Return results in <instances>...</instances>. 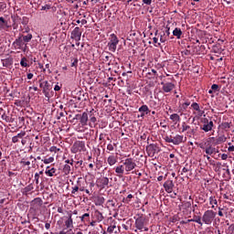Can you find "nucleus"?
<instances>
[{
	"label": "nucleus",
	"instance_id": "nucleus-7",
	"mask_svg": "<svg viewBox=\"0 0 234 234\" xmlns=\"http://www.w3.org/2000/svg\"><path fill=\"white\" fill-rule=\"evenodd\" d=\"M13 47L16 49L23 50V52H27V44L23 41V37H18L14 42Z\"/></svg>",
	"mask_w": 234,
	"mask_h": 234
},
{
	"label": "nucleus",
	"instance_id": "nucleus-55",
	"mask_svg": "<svg viewBox=\"0 0 234 234\" xmlns=\"http://www.w3.org/2000/svg\"><path fill=\"white\" fill-rule=\"evenodd\" d=\"M79 191H80V186H75L72 187L71 195H76V193H78Z\"/></svg>",
	"mask_w": 234,
	"mask_h": 234
},
{
	"label": "nucleus",
	"instance_id": "nucleus-50",
	"mask_svg": "<svg viewBox=\"0 0 234 234\" xmlns=\"http://www.w3.org/2000/svg\"><path fill=\"white\" fill-rule=\"evenodd\" d=\"M20 164L25 167V165H30V161H27L25 158H22Z\"/></svg>",
	"mask_w": 234,
	"mask_h": 234
},
{
	"label": "nucleus",
	"instance_id": "nucleus-46",
	"mask_svg": "<svg viewBox=\"0 0 234 234\" xmlns=\"http://www.w3.org/2000/svg\"><path fill=\"white\" fill-rule=\"evenodd\" d=\"M169 30H170L169 26H166L165 27V30L163 31V34H165L166 37H169V36H171V32Z\"/></svg>",
	"mask_w": 234,
	"mask_h": 234
},
{
	"label": "nucleus",
	"instance_id": "nucleus-20",
	"mask_svg": "<svg viewBox=\"0 0 234 234\" xmlns=\"http://www.w3.org/2000/svg\"><path fill=\"white\" fill-rule=\"evenodd\" d=\"M17 21H21V24L24 25V27H27V25H28L29 18L28 16H23L21 18L19 16L16 15L14 23H17Z\"/></svg>",
	"mask_w": 234,
	"mask_h": 234
},
{
	"label": "nucleus",
	"instance_id": "nucleus-35",
	"mask_svg": "<svg viewBox=\"0 0 234 234\" xmlns=\"http://www.w3.org/2000/svg\"><path fill=\"white\" fill-rule=\"evenodd\" d=\"M170 120L176 123H178V122H180V115H178V113H173L170 115Z\"/></svg>",
	"mask_w": 234,
	"mask_h": 234
},
{
	"label": "nucleus",
	"instance_id": "nucleus-56",
	"mask_svg": "<svg viewBox=\"0 0 234 234\" xmlns=\"http://www.w3.org/2000/svg\"><path fill=\"white\" fill-rule=\"evenodd\" d=\"M191 171V166L186 165V166L182 169L183 173H189Z\"/></svg>",
	"mask_w": 234,
	"mask_h": 234
},
{
	"label": "nucleus",
	"instance_id": "nucleus-64",
	"mask_svg": "<svg viewBox=\"0 0 234 234\" xmlns=\"http://www.w3.org/2000/svg\"><path fill=\"white\" fill-rule=\"evenodd\" d=\"M228 229H229V233H233V231H234V224L229 225Z\"/></svg>",
	"mask_w": 234,
	"mask_h": 234
},
{
	"label": "nucleus",
	"instance_id": "nucleus-63",
	"mask_svg": "<svg viewBox=\"0 0 234 234\" xmlns=\"http://www.w3.org/2000/svg\"><path fill=\"white\" fill-rule=\"evenodd\" d=\"M81 165H83V160L77 161L75 167H76V168L81 167Z\"/></svg>",
	"mask_w": 234,
	"mask_h": 234
},
{
	"label": "nucleus",
	"instance_id": "nucleus-45",
	"mask_svg": "<svg viewBox=\"0 0 234 234\" xmlns=\"http://www.w3.org/2000/svg\"><path fill=\"white\" fill-rule=\"evenodd\" d=\"M188 129H191V126L187 125V123L183 122L182 123V133H186V131H188Z\"/></svg>",
	"mask_w": 234,
	"mask_h": 234
},
{
	"label": "nucleus",
	"instance_id": "nucleus-1",
	"mask_svg": "<svg viewBox=\"0 0 234 234\" xmlns=\"http://www.w3.org/2000/svg\"><path fill=\"white\" fill-rule=\"evenodd\" d=\"M135 218V228L136 229H144V231H149V229L145 228V226H147V223L149 222V220L147 219V218L145 217V215L142 214H138L137 218Z\"/></svg>",
	"mask_w": 234,
	"mask_h": 234
},
{
	"label": "nucleus",
	"instance_id": "nucleus-14",
	"mask_svg": "<svg viewBox=\"0 0 234 234\" xmlns=\"http://www.w3.org/2000/svg\"><path fill=\"white\" fill-rule=\"evenodd\" d=\"M161 85L164 92H171V90L175 89V84L173 82L162 81Z\"/></svg>",
	"mask_w": 234,
	"mask_h": 234
},
{
	"label": "nucleus",
	"instance_id": "nucleus-49",
	"mask_svg": "<svg viewBox=\"0 0 234 234\" xmlns=\"http://www.w3.org/2000/svg\"><path fill=\"white\" fill-rule=\"evenodd\" d=\"M191 107H192V109H194V111H200V105H198L197 102H193L191 104Z\"/></svg>",
	"mask_w": 234,
	"mask_h": 234
},
{
	"label": "nucleus",
	"instance_id": "nucleus-34",
	"mask_svg": "<svg viewBox=\"0 0 234 234\" xmlns=\"http://www.w3.org/2000/svg\"><path fill=\"white\" fill-rule=\"evenodd\" d=\"M80 220L81 222H90V214L89 213H85L80 217Z\"/></svg>",
	"mask_w": 234,
	"mask_h": 234
},
{
	"label": "nucleus",
	"instance_id": "nucleus-13",
	"mask_svg": "<svg viewBox=\"0 0 234 234\" xmlns=\"http://www.w3.org/2000/svg\"><path fill=\"white\" fill-rule=\"evenodd\" d=\"M205 153L208 156H213V154H217V153H218V148H215L213 144H208L205 149Z\"/></svg>",
	"mask_w": 234,
	"mask_h": 234
},
{
	"label": "nucleus",
	"instance_id": "nucleus-32",
	"mask_svg": "<svg viewBox=\"0 0 234 234\" xmlns=\"http://www.w3.org/2000/svg\"><path fill=\"white\" fill-rule=\"evenodd\" d=\"M94 217L98 222H101L103 220V214L100 212V210H95Z\"/></svg>",
	"mask_w": 234,
	"mask_h": 234
},
{
	"label": "nucleus",
	"instance_id": "nucleus-47",
	"mask_svg": "<svg viewBox=\"0 0 234 234\" xmlns=\"http://www.w3.org/2000/svg\"><path fill=\"white\" fill-rule=\"evenodd\" d=\"M96 122H98V119H96V117H91L90 119V123H89L90 127H92V125H96Z\"/></svg>",
	"mask_w": 234,
	"mask_h": 234
},
{
	"label": "nucleus",
	"instance_id": "nucleus-51",
	"mask_svg": "<svg viewBox=\"0 0 234 234\" xmlns=\"http://www.w3.org/2000/svg\"><path fill=\"white\" fill-rule=\"evenodd\" d=\"M183 207H185V209H189V207H191V201H185L183 203Z\"/></svg>",
	"mask_w": 234,
	"mask_h": 234
},
{
	"label": "nucleus",
	"instance_id": "nucleus-17",
	"mask_svg": "<svg viewBox=\"0 0 234 234\" xmlns=\"http://www.w3.org/2000/svg\"><path fill=\"white\" fill-rule=\"evenodd\" d=\"M31 206L34 209H39L43 206V199L41 197H36L31 201Z\"/></svg>",
	"mask_w": 234,
	"mask_h": 234
},
{
	"label": "nucleus",
	"instance_id": "nucleus-12",
	"mask_svg": "<svg viewBox=\"0 0 234 234\" xmlns=\"http://www.w3.org/2000/svg\"><path fill=\"white\" fill-rule=\"evenodd\" d=\"M163 186L166 193H172L173 189L175 188V183L173 180L168 179L164 183Z\"/></svg>",
	"mask_w": 234,
	"mask_h": 234
},
{
	"label": "nucleus",
	"instance_id": "nucleus-28",
	"mask_svg": "<svg viewBox=\"0 0 234 234\" xmlns=\"http://www.w3.org/2000/svg\"><path fill=\"white\" fill-rule=\"evenodd\" d=\"M115 173L120 178H122V176H123V173H125V168H123V165L115 167Z\"/></svg>",
	"mask_w": 234,
	"mask_h": 234
},
{
	"label": "nucleus",
	"instance_id": "nucleus-58",
	"mask_svg": "<svg viewBox=\"0 0 234 234\" xmlns=\"http://www.w3.org/2000/svg\"><path fill=\"white\" fill-rule=\"evenodd\" d=\"M50 153H58L59 151V148L56 147V146H51L49 148Z\"/></svg>",
	"mask_w": 234,
	"mask_h": 234
},
{
	"label": "nucleus",
	"instance_id": "nucleus-38",
	"mask_svg": "<svg viewBox=\"0 0 234 234\" xmlns=\"http://www.w3.org/2000/svg\"><path fill=\"white\" fill-rule=\"evenodd\" d=\"M70 165H64L63 168H62V173L66 176L70 175Z\"/></svg>",
	"mask_w": 234,
	"mask_h": 234
},
{
	"label": "nucleus",
	"instance_id": "nucleus-5",
	"mask_svg": "<svg viewBox=\"0 0 234 234\" xmlns=\"http://www.w3.org/2000/svg\"><path fill=\"white\" fill-rule=\"evenodd\" d=\"M70 151L73 153V154H76V153H81V151H85V142L76 141L71 146Z\"/></svg>",
	"mask_w": 234,
	"mask_h": 234
},
{
	"label": "nucleus",
	"instance_id": "nucleus-3",
	"mask_svg": "<svg viewBox=\"0 0 234 234\" xmlns=\"http://www.w3.org/2000/svg\"><path fill=\"white\" fill-rule=\"evenodd\" d=\"M215 217H217V212L213 210H207L203 214L202 221L204 222V224L210 226V224L213 223V220H215Z\"/></svg>",
	"mask_w": 234,
	"mask_h": 234
},
{
	"label": "nucleus",
	"instance_id": "nucleus-30",
	"mask_svg": "<svg viewBox=\"0 0 234 234\" xmlns=\"http://www.w3.org/2000/svg\"><path fill=\"white\" fill-rule=\"evenodd\" d=\"M8 21L5 19V17H0V30H5V28H9Z\"/></svg>",
	"mask_w": 234,
	"mask_h": 234
},
{
	"label": "nucleus",
	"instance_id": "nucleus-25",
	"mask_svg": "<svg viewBox=\"0 0 234 234\" xmlns=\"http://www.w3.org/2000/svg\"><path fill=\"white\" fill-rule=\"evenodd\" d=\"M33 189H34V185L31 183L27 186L22 189V195H24V197H27L30 191H32Z\"/></svg>",
	"mask_w": 234,
	"mask_h": 234
},
{
	"label": "nucleus",
	"instance_id": "nucleus-23",
	"mask_svg": "<svg viewBox=\"0 0 234 234\" xmlns=\"http://www.w3.org/2000/svg\"><path fill=\"white\" fill-rule=\"evenodd\" d=\"M139 112H141V118H144L145 114H149V112H151V110H149V106L144 104L139 108Z\"/></svg>",
	"mask_w": 234,
	"mask_h": 234
},
{
	"label": "nucleus",
	"instance_id": "nucleus-61",
	"mask_svg": "<svg viewBox=\"0 0 234 234\" xmlns=\"http://www.w3.org/2000/svg\"><path fill=\"white\" fill-rule=\"evenodd\" d=\"M182 55L183 56H191V50L185 49L184 51H182Z\"/></svg>",
	"mask_w": 234,
	"mask_h": 234
},
{
	"label": "nucleus",
	"instance_id": "nucleus-62",
	"mask_svg": "<svg viewBox=\"0 0 234 234\" xmlns=\"http://www.w3.org/2000/svg\"><path fill=\"white\" fill-rule=\"evenodd\" d=\"M107 151H114V144H109L107 145Z\"/></svg>",
	"mask_w": 234,
	"mask_h": 234
},
{
	"label": "nucleus",
	"instance_id": "nucleus-11",
	"mask_svg": "<svg viewBox=\"0 0 234 234\" xmlns=\"http://www.w3.org/2000/svg\"><path fill=\"white\" fill-rule=\"evenodd\" d=\"M117 224L118 223L116 222V220L112 219L110 223V226L107 229V232L117 234L120 231V227H117Z\"/></svg>",
	"mask_w": 234,
	"mask_h": 234
},
{
	"label": "nucleus",
	"instance_id": "nucleus-48",
	"mask_svg": "<svg viewBox=\"0 0 234 234\" xmlns=\"http://www.w3.org/2000/svg\"><path fill=\"white\" fill-rule=\"evenodd\" d=\"M21 67H28V63H27V58H22L20 60Z\"/></svg>",
	"mask_w": 234,
	"mask_h": 234
},
{
	"label": "nucleus",
	"instance_id": "nucleus-54",
	"mask_svg": "<svg viewBox=\"0 0 234 234\" xmlns=\"http://www.w3.org/2000/svg\"><path fill=\"white\" fill-rule=\"evenodd\" d=\"M211 90H214L215 92H218V90H220V88L218 87V84H213L211 86Z\"/></svg>",
	"mask_w": 234,
	"mask_h": 234
},
{
	"label": "nucleus",
	"instance_id": "nucleus-27",
	"mask_svg": "<svg viewBox=\"0 0 234 234\" xmlns=\"http://www.w3.org/2000/svg\"><path fill=\"white\" fill-rule=\"evenodd\" d=\"M2 120H5L6 123H14L16 122V118L13 115L8 116L6 113L2 114Z\"/></svg>",
	"mask_w": 234,
	"mask_h": 234
},
{
	"label": "nucleus",
	"instance_id": "nucleus-6",
	"mask_svg": "<svg viewBox=\"0 0 234 234\" xmlns=\"http://www.w3.org/2000/svg\"><path fill=\"white\" fill-rule=\"evenodd\" d=\"M118 43H120L118 37H116L114 34H112L110 37V42L108 43L109 50L111 52H116Z\"/></svg>",
	"mask_w": 234,
	"mask_h": 234
},
{
	"label": "nucleus",
	"instance_id": "nucleus-15",
	"mask_svg": "<svg viewBox=\"0 0 234 234\" xmlns=\"http://www.w3.org/2000/svg\"><path fill=\"white\" fill-rule=\"evenodd\" d=\"M71 39L75 41H80L81 39V29L80 27H75L71 32Z\"/></svg>",
	"mask_w": 234,
	"mask_h": 234
},
{
	"label": "nucleus",
	"instance_id": "nucleus-31",
	"mask_svg": "<svg viewBox=\"0 0 234 234\" xmlns=\"http://www.w3.org/2000/svg\"><path fill=\"white\" fill-rule=\"evenodd\" d=\"M182 29H180L179 27H176L173 30V36H175V37H176V39H182Z\"/></svg>",
	"mask_w": 234,
	"mask_h": 234
},
{
	"label": "nucleus",
	"instance_id": "nucleus-24",
	"mask_svg": "<svg viewBox=\"0 0 234 234\" xmlns=\"http://www.w3.org/2000/svg\"><path fill=\"white\" fill-rule=\"evenodd\" d=\"M74 221L72 220V212H68V219L65 221L66 228H73Z\"/></svg>",
	"mask_w": 234,
	"mask_h": 234
},
{
	"label": "nucleus",
	"instance_id": "nucleus-57",
	"mask_svg": "<svg viewBox=\"0 0 234 234\" xmlns=\"http://www.w3.org/2000/svg\"><path fill=\"white\" fill-rule=\"evenodd\" d=\"M197 115L196 116V118H202V116H204V111L200 110L199 111H197Z\"/></svg>",
	"mask_w": 234,
	"mask_h": 234
},
{
	"label": "nucleus",
	"instance_id": "nucleus-29",
	"mask_svg": "<svg viewBox=\"0 0 234 234\" xmlns=\"http://www.w3.org/2000/svg\"><path fill=\"white\" fill-rule=\"evenodd\" d=\"M47 176H56V168L50 166H47L46 171H45Z\"/></svg>",
	"mask_w": 234,
	"mask_h": 234
},
{
	"label": "nucleus",
	"instance_id": "nucleus-8",
	"mask_svg": "<svg viewBox=\"0 0 234 234\" xmlns=\"http://www.w3.org/2000/svg\"><path fill=\"white\" fill-rule=\"evenodd\" d=\"M124 169L127 173L133 171L136 167V162L133 158H126L123 162Z\"/></svg>",
	"mask_w": 234,
	"mask_h": 234
},
{
	"label": "nucleus",
	"instance_id": "nucleus-53",
	"mask_svg": "<svg viewBox=\"0 0 234 234\" xmlns=\"http://www.w3.org/2000/svg\"><path fill=\"white\" fill-rule=\"evenodd\" d=\"M78 58H73V62H71V67H74L75 69H78V63H79Z\"/></svg>",
	"mask_w": 234,
	"mask_h": 234
},
{
	"label": "nucleus",
	"instance_id": "nucleus-60",
	"mask_svg": "<svg viewBox=\"0 0 234 234\" xmlns=\"http://www.w3.org/2000/svg\"><path fill=\"white\" fill-rule=\"evenodd\" d=\"M5 8H6V3L0 2V12H2V10H5Z\"/></svg>",
	"mask_w": 234,
	"mask_h": 234
},
{
	"label": "nucleus",
	"instance_id": "nucleus-2",
	"mask_svg": "<svg viewBox=\"0 0 234 234\" xmlns=\"http://www.w3.org/2000/svg\"><path fill=\"white\" fill-rule=\"evenodd\" d=\"M166 144H173L174 145H180L184 142V135L176 134V136L165 135L164 138Z\"/></svg>",
	"mask_w": 234,
	"mask_h": 234
},
{
	"label": "nucleus",
	"instance_id": "nucleus-43",
	"mask_svg": "<svg viewBox=\"0 0 234 234\" xmlns=\"http://www.w3.org/2000/svg\"><path fill=\"white\" fill-rule=\"evenodd\" d=\"M42 162L44 163V164H52V162H54V157H48V158H44V159H42Z\"/></svg>",
	"mask_w": 234,
	"mask_h": 234
},
{
	"label": "nucleus",
	"instance_id": "nucleus-37",
	"mask_svg": "<svg viewBox=\"0 0 234 234\" xmlns=\"http://www.w3.org/2000/svg\"><path fill=\"white\" fill-rule=\"evenodd\" d=\"M219 127L222 131H228V129H231V122H222Z\"/></svg>",
	"mask_w": 234,
	"mask_h": 234
},
{
	"label": "nucleus",
	"instance_id": "nucleus-22",
	"mask_svg": "<svg viewBox=\"0 0 234 234\" xmlns=\"http://www.w3.org/2000/svg\"><path fill=\"white\" fill-rule=\"evenodd\" d=\"M107 163L112 166L118 163V155L111 154L107 158Z\"/></svg>",
	"mask_w": 234,
	"mask_h": 234
},
{
	"label": "nucleus",
	"instance_id": "nucleus-41",
	"mask_svg": "<svg viewBox=\"0 0 234 234\" xmlns=\"http://www.w3.org/2000/svg\"><path fill=\"white\" fill-rule=\"evenodd\" d=\"M209 204H210V206H212V208H213V207H215V206H217V204H218V202L217 201V199L214 197H210Z\"/></svg>",
	"mask_w": 234,
	"mask_h": 234
},
{
	"label": "nucleus",
	"instance_id": "nucleus-19",
	"mask_svg": "<svg viewBox=\"0 0 234 234\" xmlns=\"http://www.w3.org/2000/svg\"><path fill=\"white\" fill-rule=\"evenodd\" d=\"M24 136H27V132L21 131L19 133L12 137V144H17L19 140H23Z\"/></svg>",
	"mask_w": 234,
	"mask_h": 234
},
{
	"label": "nucleus",
	"instance_id": "nucleus-10",
	"mask_svg": "<svg viewBox=\"0 0 234 234\" xmlns=\"http://www.w3.org/2000/svg\"><path fill=\"white\" fill-rule=\"evenodd\" d=\"M214 125L213 121L209 122V120L204 119V124L200 126V129L205 133H209V131H213Z\"/></svg>",
	"mask_w": 234,
	"mask_h": 234
},
{
	"label": "nucleus",
	"instance_id": "nucleus-26",
	"mask_svg": "<svg viewBox=\"0 0 234 234\" xmlns=\"http://www.w3.org/2000/svg\"><path fill=\"white\" fill-rule=\"evenodd\" d=\"M2 65L3 67H12V65H14V58H7L2 60Z\"/></svg>",
	"mask_w": 234,
	"mask_h": 234
},
{
	"label": "nucleus",
	"instance_id": "nucleus-42",
	"mask_svg": "<svg viewBox=\"0 0 234 234\" xmlns=\"http://www.w3.org/2000/svg\"><path fill=\"white\" fill-rule=\"evenodd\" d=\"M159 36H160L161 43H165V41H167L168 37H167V36H165V33H163V34L160 33Z\"/></svg>",
	"mask_w": 234,
	"mask_h": 234
},
{
	"label": "nucleus",
	"instance_id": "nucleus-4",
	"mask_svg": "<svg viewBox=\"0 0 234 234\" xmlns=\"http://www.w3.org/2000/svg\"><path fill=\"white\" fill-rule=\"evenodd\" d=\"M160 146L157 144H150L146 146V153L150 158H154V154H158Z\"/></svg>",
	"mask_w": 234,
	"mask_h": 234
},
{
	"label": "nucleus",
	"instance_id": "nucleus-36",
	"mask_svg": "<svg viewBox=\"0 0 234 234\" xmlns=\"http://www.w3.org/2000/svg\"><path fill=\"white\" fill-rule=\"evenodd\" d=\"M103 204H105V197H97L96 201H95V205H97V206H103Z\"/></svg>",
	"mask_w": 234,
	"mask_h": 234
},
{
	"label": "nucleus",
	"instance_id": "nucleus-9",
	"mask_svg": "<svg viewBox=\"0 0 234 234\" xmlns=\"http://www.w3.org/2000/svg\"><path fill=\"white\" fill-rule=\"evenodd\" d=\"M96 186L99 189H105L109 186V177H100L96 181Z\"/></svg>",
	"mask_w": 234,
	"mask_h": 234
},
{
	"label": "nucleus",
	"instance_id": "nucleus-44",
	"mask_svg": "<svg viewBox=\"0 0 234 234\" xmlns=\"http://www.w3.org/2000/svg\"><path fill=\"white\" fill-rule=\"evenodd\" d=\"M133 197V194H129L126 198H123L122 202H124V204H129V202H131V198Z\"/></svg>",
	"mask_w": 234,
	"mask_h": 234
},
{
	"label": "nucleus",
	"instance_id": "nucleus-21",
	"mask_svg": "<svg viewBox=\"0 0 234 234\" xmlns=\"http://www.w3.org/2000/svg\"><path fill=\"white\" fill-rule=\"evenodd\" d=\"M211 140H213L215 145H220V144H224L228 138L226 135H220L218 138L215 139V137H211Z\"/></svg>",
	"mask_w": 234,
	"mask_h": 234
},
{
	"label": "nucleus",
	"instance_id": "nucleus-59",
	"mask_svg": "<svg viewBox=\"0 0 234 234\" xmlns=\"http://www.w3.org/2000/svg\"><path fill=\"white\" fill-rule=\"evenodd\" d=\"M35 184L37 186L39 185V174H37V173L35 174Z\"/></svg>",
	"mask_w": 234,
	"mask_h": 234
},
{
	"label": "nucleus",
	"instance_id": "nucleus-52",
	"mask_svg": "<svg viewBox=\"0 0 234 234\" xmlns=\"http://www.w3.org/2000/svg\"><path fill=\"white\" fill-rule=\"evenodd\" d=\"M108 206H111L112 207H116V201L112 200V199H109L107 201Z\"/></svg>",
	"mask_w": 234,
	"mask_h": 234
},
{
	"label": "nucleus",
	"instance_id": "nucleus-18",
	"mask_svg": "<svg viewBox=\"0 0 234 234\" xmlns=\"http://www.w3.org/2000/svg\"><path fill=\"white\" fill-rule=\"evenodd\" d=\"M89 122V113L87 112H84L82 114H80V123L82 125V127H85V125H88Z\"/></svg>",
	"mask_w": 234,
	"mask_h": 234
},
{
	"label": "nucleus",
	"instance_id": "nucleus-40",
	"mask_svg": "<svg viewBox=\"0 0 234 234\" xmlns=\"http://www.w3.org/2000/svg\"><path fill=\"white\" fill-rule=\"evenodd\" d=\"M192 222H197V224L202 226V218L200 216H195L194 218H192Z\"/></svg>",
	"mask_w": 234,
	"mask_h": 234
},
{
	"label": "nucleus",
	"instance_id": "nucleus-39",
	"mask_svg": "<svg viewBox=\"0 0 234 234\" xmlns=\"http://www.w3.org/2000/svg\"><path fill=\"white\" fill-rule=\"evenodd\" d=\"M111 58H112V54L106 52V53H102V59L103 61H110Z\"/></svg>",
	"mask_w": 234,
	"mask_h": 234
},
{
	"label": "nucleus",
	"instance_id": "nucleus-16",
	"mask_svg": "<svg viewBox=\"0 0 234 234\" xmlns=\"http://www.w3.org/2000/svg\"><path fill=\"white\" fill-rule=\"evenodd\" d=\"M52 89V86L48 82V80L44 81V90H42V92L46 98H50V90Z\"/></svg>",
	"mask_w": 234,
	"mask_h": 234
},
{
	"label": "nucleus",
	"instance_id": "nucleus-33",
	"mask_svg": "<svg viewBox=\"0 0 234 234\" xmlns=\"http://www.w3.org/2000/svg\"><path fill=\"white\" fill-rule=\"evenodd\" d=\"M20 37H22L24 43H30L32 41V34L22 35Z\"/></svg>",
	"mask_w": 234,
	"mask_h": 234
}]
</instances>
